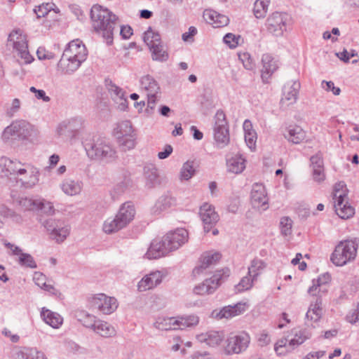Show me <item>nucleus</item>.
Masks as SVG:
<instances>
[{"label":"nucleus","mask_w":359,"mask_h":359,"mask_svg":"<svg viewBox=\"0 0 359 359\" xmlns=\"http://www.w3.org/2000/svg\"><path fill=\"white\" fill-rule=\"evenodd\" d=\"M292 221L288 217H284L280 219V227L281 233L285 236H289L292 233Z\"/></svg>","instance_id":"13d9d810"},{"label":"nucleus","mask_w":359,"mask_h":359,"mask_svg":"<svg viewBox=\"0 0 359 359\" xmlns=\"http://www.w3.org/2000/svg\"><path fill=\"white\" fill-rule=\"evenodd\" d=\"M330 275L325 273L319 276L316 280H313V285L308 290V292L313 297V299L306 313L307 320L316 323L323 316L322 296L327 292L326 284L330 281Z\"/></svg>","instance_id":"7ed1b4c3"},{"label":"nucleus","mask_w":359,"mask_h":359,"mask_svg":"<svg viewBox=\"0 0 359 359\" xmlns=\"http://www.w3.org/2000/svg\"><path fill=\"white\" fill-rule=\"evenodd\" d=\"M63 221L60 219L49 218L43 222V225L46 229L47 231L50 233L54 231V229H55L56 227H58V224H60Z\"/></svg>","instance_id":"69168bd1"},{"label":"nucleus","mask_w":359,"mask_h":359,"mask_svg":"<svg viewBox=\"0 0 359 359\" xmlns=\"http://www.w3.org/2000/svg\"><path fill=\"white\" fill-rule=\"evenodd\" d=\"M203 18L208 23L212 25L215 27L226 26L229 22L227 16L211 9H205L204 11Z\"/></svg>","instance_id":"a878e982"},{"label":"nucleus","mask_w":359,"mask_h":359,"mask_svg":"<svg viewBox=\"0 0 359 359\" xmlns=\"http://www.w3.org/2000/svg\"><path fill=\"white\" fill-rule=\"evenodd\" d=\"M53 4H43L34 9L38 18L45 17L53 9Z\"/></svg>","instance_id":"052dcab7"},{"label":"nucleus","mask_w":359,"mask_h":359,"mask_svg":"<svg viewBox=\"0 0 359 359\" xmlns=\"http://www.w3.org/2000/svg\"><path fill=\"white\" fill-rule=\"evenodd\" d=\"M143 40L149 48L162 43L160 34L150 27L144 33Z\"/></svg>","instance_id":"79ce46f5"},{"label":"nucleus","mask_w":359,"mask_h":359,"mask_svg":"<svg viewBox=\"0 0 359 359\" xmlns=\"http://www.w3.org/2000/svg\"><path fill=\"white\" fill-rule=\"evenodd\" d=\"M136 211L131 201L123 203L114 217L108 218L103 224V231L108 234L118 231L135 218Z\"/></svg>","instance_id":"423d86ee"},{"label":"nucleus","mask_w":359,"mask_h":359,"mask_svg":"<svg viewBox=\"0 0 359 359\" xmlns=\"http://www.w3.org/2000/svg\"><path fill=\"white\" fill-rule=\"evenodd\" d=\"M242 40L240 35H235L231 33L226 34L224 38V42L229 46L230 48H235L239 44V42Z\"/></svg>","instance_id":"bf43d9fd"},{"label":"nucleus","mask_w":359,"mask_h":359,"mask_svg":"<svg viewBox=\"0 0 359 359\" xmlns=\"http://www.w3.org/2000/svg\"><path fill=\"white\" fill-rule=\"evenodd\" d=\"M93 331L103 337H110L116 333L113 326L100 320H97Z\"/></svg>","instance_id":"a19ab883"},{"label":"nucleus","mask_w":359,"mask_h":359,"mask_svg":"<svg viewBox=\"0 0 359 359\" xmlns=\"http://www.w3.org/2000/svg\"><path fill=\"white\" fill-rule=\"evenodd\" d=\"M262 79L264 82H268L271 75L278 68L277 61L268 53L264 54L262 57Z\"/></svg>","instance_id":"4be33fe9"},{"label":"nucleus","mask_w":359,"mask_h":359,"mask_svg":"<svg viewBox=\"0 0 359 359\" xmlns=\"http://www.w3.org/2000/svg\"><path fill=\"white\" fill-rule=\"evenodd\" d=\"M82 127L81 118H73L60 123L57 128V133L60 137H75Z\"/></svg>","instance_id":"2eb2a0df"},{"label":"nucleus","mask_w":359,"mask_h":359,"mask_svg":"<svg viewBox=\"0 0 359 359\" xmlns=\"http://www.w3.org/2000/svg\"><path fill=\"white\" fill-rule=\"evenodd\" d=\"M300 89V83L297 81L288 82L283 87L282 102L287 101V104L296 102Z\"/></svg>","instance_id":"bb28decb"},{"label":"nucleus","mask_w":359,"mask_h":359,"mask_svg":"<svg viewBox=\"0 0 359 359\" xmlns=\"http://www.w3.org/2000/svg\"><path fill=\"white\" fill-rule=\"evenodd\" d=\"M88 52L85 45L79 39L69 42L64 50L57 63V67L64 74H70L75 72L86 60Z\"/></svg>","instance_id":"f03ea898"},{"label":"nucleus","mask_w":359,"mask_h":359,"mask_svg":"<svg viewBox=\"0 0 359 359\" xmlns=\"http://www.w3.org/2000/svg\"><path fill=\"white\" fill-rule=\"evenodd\" d=\"M245 141L248 145V147L251 149H254L255 148L256 142H257V133L256 132L248 133L244 135Z\"/></svg>","instance_id":"338daca9"},{"label":"nucleus","mask_w":359,"mask_h":359,"mask_svg":"<svg viewBox=\"0 0 359 359\" xmlns=\"http://www.w3.org/2000/svg\"><path fill=\"white\" fill-rule=\"evenodd\" d=\"M92 306L104 314H110L117 309L118 303L114 297L101 293L93 297Z\"/></svg>","instance_id":"ddd939ff"},{"label":"nucleus","mask_w":359,"mask_h":359,"mask_svg":"<svg viewBox=\"0 0 359 359\" xmlns=\"http://www.w3.org/2000/svg\"><path fill=\"white\" fill-rule=\"evenodd\" d=\"M238 57L246 69L251 70L253 69L255 65L248 53H241L238 55Z\"/></svg>","instance_id":"e2e57ef3"},{"label":"nucleus","mask_w":359,"mask_h":359,"mask_svg":"<svg viewBox=\"0 0 359 359\" xmlns=\"http://www.w3.org/2000/svg\"><path fill=\"white\" fill-rule=\"evenodd\" d=\"M165 240L168 242L169 248L172 251L178 249L188 241V231L183 228L177 229L164 236Z\"/></svg>","instance_id":"a211bd4d"},{"label":"nucleus","mask_w":359,"mask_h":359,"mask_svg":"<svg viewBox=\"0 0 359 359\" xmlns=\"http://www.w3.org/2000/svg\"><path fill=\"white\" fill-rule=\"evenodd\" d=\"M6 218H12L18 222L21 221V217L19 215L6 205H0V228L3 226L4 220Z\"/></svg>","instance_id":"09e8293b"},{"label":"nucleus","mask_w":359,"mask_h":359,"mask_svg":"<svg viewBox=\"0 0 359 359\" xmlns=\"http://www.w3.org/2000/svg\"><path fill=\"white\" fill-rule=\"evenodd\" d=\"M87 156L93 160L111 162L116 157V152L110 142L103 137H94L84 143Z\"/></svg>","instance_id":"39448f33"},{"label":"nucleus","mask_w":359,"mask_h":359,"mask_svg":"<svg viewBox=\"0 0 359 359\" xmlns=\"http://www.w3.org/2000/svg\"><path fill=\"white\" fill-rule=\"evenodd\" d=\"M79 320L86 327L94 330L97 322L95 316L90 315L85 311L81 312L79 316Z\"/></svg>","instance_id":"3c124183"},{"label":"nucleus","mask_w":359,"mask_h":359,"mask_svg":"<svg viewBox=\"0 0 359 359\" xmlns=\"http://www.w3.org/2000/svg\"><path fill=\"white\" fill-rule=\"evenodd\" d=\"M168 247V243L164 236L161 240H154L146 252L145 257L149 259H158L172 251Z\"/></svg>","instance_id":"dca6fc26"},{"label":"nucleus","mask_w":359,"mask_h":359,"mask_svg":"<svg viewBox=\"0 0 359 359\" xmlns=\"http://www.w3.org/2000/svg\"><path fill=\"white\" fill-rule=\"evenodd\" d=\"M144 175L145 184L149 189L161 185V180L158 175V169L153 164H148L144 167Z\"/></svg>","instance_id":"b1692460"},{"label":"nucleus","mask_w":359,"mask_h":359,"mask_svg":"<svg viewBox=\"0 0 359 359\" xmlns=\"http://www.w3.org/2000/svg\"><path fill=\"white\" fill-rule=\"evenodd\" d=\"M18 204L24 210H36L37 205L40 203L39 199L22 197L18 200Z\"/></svg>","instance_id":"603ef678"},{"label":"nucleus","mask_w":359,"mask_h":359,"mask_svg":"<svg viewBox=\"0 0 359 359\" xmlns=\"http://www.w3.org/2000/svg\"><path fill=\"white\" fill-rule=\"evenodd\" d=\"M82 182L72 179H65L60 187L62 191L69 196H75L79 194L82 189Z\"/></svg>","instance_id":"2f4dec72"},{"label":"nucleus","mask_w":359,"mask_h":359,"mask_svg":"<svg viewBox=\"0 0 359 359\" xmlns=\"http://www.w3.org/2000/svg\"><path fill=\"white\" fill-rule=\"evenodd\" d=\"M289 20L290 17L286 13L274 12L266 20V29L273 36H281L287 29Z\"/></svg>","instance_id":"f8f14e48"},{"label":"nucleus","mask_w":359,"mask_h":359,"mask_svg":"<svg viewBox=\"0 0 359 359\" xmlns=\"http://www.w3.org/2000/svg\"><path fill=\"white\" fill-rule=\"evenodd\" d=\"M178 325L177 318L175 317L160 316L154 323V326L161 330H179Z\"/></svg>","instance_id":"72a5a7b5"},{"label":"nucleus","mask_w":359,"mask_h":359,"mask_svg":"<svg viewBox=\"0 0 359 359\" xmlns=\"http://www.w3.org/2000/svg\"><path fill=\"white\" fill-rule=\"evenodd\" d=\"M195 174V169L194 168V161H187L185 162L180 172V180L181 181H188Z\"/></svg>","instance_id":"de8ad7c7"},{"label":"nucleus","mask_w":359,"mask_h":359,"mask_svg":"<svg viewBox=\"0 0 359 359\" xmlns=\"http://www.w3.org/2000/svg\"><path fill=\"white\" fill-rule=\"evenodd\" d=\"M92 27L97 33H101L107 45L113 43L114 29L118 18L108 8L95 4L90 9Z\"/></svg>","instance_id":"f257e3e1"},{"label":"nucleus","mask_w":359,"mask_h":359,"mask_svg":"<svg viewBox=\"0 0 359 359\" xmlns=\"http://www.w3.org/2000/svg\"><path fill=\"white\" fill-rule=\"evenodd\" d=\"M311 337V333L308 329L299 330L296 333L294 338L289 341L286 338H283L278 340L275 346L274 350L277 355H283L287 352L291 351L297 346L303 344L306 339Z\"/></svg>","instance_id":"9d476101"},{"label":"nucleus","mask_w":359,"mask_h":359,"mask_svg":"<svg viewBox=\"0 0 359 359\" xmlns=\"http://www.w3.org/2000/svg\"><path fill=\"white\" fill-rule=\"evenodd\" d=\"M154 60L165 62L168 59V53L164 49L163 44L155 45L149 48Z\"/></svg>","instance_id":"49530a36"},{"label":"nucleus","mask_w":359,"mask_h":359,"mask_svg":"<svg viewBox=\"0 0 359 359\" xmlns=\"http://www.w3.org/2000/svg\"><path fill=\"white\" fill-rule=\"evenodd\" d=\"M39 132L38 129L25 120L13 121L4 130L1 138L4 142L15 140L34 142L37 140Z\"/></svg>","instance_id":"20e7f679"},{"label":"nucleus","mask_w":359,"mask_h":359,"mask_svg":"<svg viewBox=\"0 0 359 359\" xmlns=\"http://www.w3.org/2000/svg\"><path fill=\"white\" fill-rule=\"evenodd\" d=\"M18 359H46L44 353L36 348L24 347L18 353Z\"/></svg>","instance_id":"ea45409f"},{"label":"nucleus","mask_w":359,"mask_h":359,"mask_svg":"<svg viewBox=\"0 0 359 359\" xmlns=\"http://www.w3.org/2000/svg\"><path fill=\"white\" fill-rule=\"evenodd\" d=\"M199 215L203 223L204 231L206 233L210 231L219 221V215L215 212V208L208 203H205L200 208Z\"/></svg>","instance_id":"4468645a"},{"label":"nucleus","mask_w":359,"mask_h":359,"mask_svg":"<svg viewBox=\"0 0 359 359\" xmlns=\"http://www.w3.org/2000/svg\"><path fill=\"white\" fill-rule=\"evenodd\" d=\"M70 228L63 221L62 223L58 224V227H56L54 231L49 233L50 238L55 240L57 243L63 242L69 233Z\"/></svg>","instance_id":"58836bf2"},{"label":"nucleus","mask_w":359,"mask_h":359,"mask_svg":"<svg viewBox=\"0 0 359 359\" xmlns=\"http://www.w3.org/2000/svg\"><path fill=\"white\" fill-rule=\"evenodd\" d=\"M270 0H256L254 4L253 13L257 18L266 16Z\"/></svg>","instance_id":"a18cd8bd"},{"label":"nucleus","mask_w":359,"mask_h":359,"mask_svg":"<svg viewBox=\"0 0 359 359\" xmlns=\"http://www.w3.org/2000/svg\"><path fill=\"white\" fill-rule=\"evenodd\" d=\"M107 88L113 100L118 98V97H120L123 96V95L126 94L125 91L121 88L116 86L111 81H109V83L107 84Z\"/></svg>","instance_id":"4d7b16f0"},{"label":"nucleus","mask_w":359,"mask_h":359,"mask_svg":"<svg viewBox=\"0 0 359 359\" xmlns=\"http://www.w3.org/2000/svg\"><path fill=\"white\" fill-rule=\"evenodd\" d=\"M196 338L198 341L205 343L209 346L215 347L222 341L224 334L222 332L210 330L197 335Z\"/></svg>","instance_id":"cd10ccee"},{"label":"nucleus","mask_w":359,"mask_h":359,"mask_svg":"<svg viewBox=\"0 0 359 359\" xmlns=\"http://www.w3.org/2000/svg\"><path fill=\"white\" fill-rule=\"evenodd\" d=\"M23 163L17 160H11L6 156L0 158V175L4 177L14 176L18 174V170L22 168Z\"/></svg>","instance_id":"6ab92c4d"},{"label":"nucleus","mask_w":359,"mask_h":359,"mask_svg":"<svg viewBox=\"0 0 359 359\" xmlns=\"http://www.w3.org/2000/svg\"><path fill=\"white\" fill-rule=\"evenodd\" d=\"M29 90L34 94V96L37 100H41L45 102H48L50 100V97L46 95V93L43 90L36 89L35 87L32 86L29 88Z\"/></svg>","instance_id":"0e129e2a"},{"label":"nucleus","mask_w":359,"mask_h":359,"mask_svg":"<svg viewBox=\"0 0 359 359\" xmlns=\"http://www.w3.org/2000/svg\"><path fill=\"white\" fill-rule=\"evenodd\" d=\"M114 133L117 139L122 137L132 135L133 130L131 122L130 121H123L119 123L114 129Z\"/></svg>","instance_id":"37998d69"},{"label":"nucleus","mask_w":359,"mask_h":359,"mask_svg":"<svg viewBox=\"0 0 359 359\" xmlns=\"http://www.w3.org/2000/svg\"><path fill=\"white\" fill-rule=\"evenodd\" d=\"M222 274L220 271L213 275L210 278L205 279L202 283L195 286L194 292L198 295H205L213 293L220 285Z\"/></svg>","instance_id":"f3484780"},{"label":"nucleus","mask_w":359,"mask_h":359,"mask_svg":"<svg viewBox=\"0 0 359 359\" xmlns=\"http://www.w3.org/2000/svg\"><path fill=\"white\" fill-rule=\"evenodd\" d=\"M255 279L248 274L242 278L238 285H236V289L238 292H241L250 290L252 287L253 282Z\"/></svg>","instance_id":"5fc2aeb1"},{"label":"nucleus","mask_w":359,"mask_h":359,"mask_svg":"<svg viewBox=\"0 0 359 359\" xmlns=\"http://www.w3.org/2000/svg\"><path fill=\"white\" fill-rule=\"evenodd\" d=\"M9 40L13 41V48L18 53L28 48L26 36L22 35L20 29L11 33Z\"/></svg>","instance_id":"4c0bfd02"},{"label":"nucleus","mask_w":359,"mask_h":359,"mask_svg":"<svg viewBox=\"0 0 359 359\" xmlns=\"http://www.w3.org/2000/svg\"><path fill=\"white\" fill-rule=\"evenodd\" d=\"M285 139L293 144H300L306 137V132L299 126H290L284 134Z\"/></svg>","instance_id":"c85d7f7f"},{"label":"nucleus","mask_w":359,"mask_h":359,"mask_svg":"<svg viewBox=\"0 0 359 359\" xmlns=\"http://www.w3.org/2000/svg\"><path fill=\"white\" fill-rule=\"evenodd\" d=\"M179 330L196 326L199 323V318L196 315H189L177 317Z\"/></svg>","instance_id":"c03bdc74"},{"label":"nucleus","mask_w":359,"mask_h":359,"mask_svg":"<svg viewBox=\"0 0 359 359\" xmlns=\"http://www.w3.org/2000/svg\"><path fill=\"white\" fill-rule=\"evenodd\" d=\"M163 274L161 271H156L144 276L138 283L137 287L140 292L151 290L162 282Z\"/></svg>","instance_id":"412c9836"},{"label":"nucleus","mask_w":359,"mask_h":359,"mask_svg":"<svg viewBox=\"0 0 359 359\" xmlns=\"http://www.w3.org/2000/svg\"><path fill=\"white\" fill-rule=\"evenodd\" d=\"M6 246L12 250L13 255H18L19 257L18 263L20 265L29 267L30 269H36L37 267V264L34 261V257L30 254L22 252V250L19 247L10 243L6 244Z\"/></svg>","instance_id":"393cba45"},{"label":"nucleus","mask_w":359,"mask_h":359,"mask_svg":"<svg viewBox=\"0 0 359 359\" xmlns=\"http://www.w3.org/2000/svg\"><path fill=\"white\" fill-rule=\"evenodd\" d=\"M175 203V199L170 194H166L160 196L154 207L152 208V212L155 215H158L161 212L167 210Z\"/></svg>","instance_id":"c9c22d12"},{"label":"nucleus","mask_w":359,"mask_h":359,"mask_svg":"<svg viewBox=\"0 0 359 359\" xmlns=\"http://www.w3.org/2000/svg\"><path fill=\"white\" fill-rule=\"evenodd\" d=\"M41 316L46 324L55 329L59 328L63 322V318L60 314L46 308L42 309Z\"/></svg>","instance_id":"473e14b6"},{"label":"nucleus","mask_w":359,"mask_h":359,"mask_svg":"<svg viewBox=\"0 0 359 359\" xmlns=\"http://www.w3.org/2000/svg\"><path fill=\"white\" fill-rule=\"evenodd\" d=\"M245 159L241 155H236L227 158V171L233 174H240L245 168Z\"/></svg>","instance_id":"7c9ffc66"},{"label":"nucleus","mask_w":359,"mask_h":359,"mask_svg":"<svg viewBox=\"0 0 359 359\" xmlns=\"http://www.w3.org/2000/svg\"><path fill=\"white\" fill-rule=\"evenodd\" d=\"M221 258V255L219 252H206L203 254L201 260V265L194 268L193 273L194 275L203 273V270L206 269L210 266L216 264Z\"/></svg>","instance_id":"c756f323"},{"label":"nucleus","mask_w":359,"mask_h":359,"mask_svg":"<svg viewBox=\"0 0 359 359\" xmlns=\"http://www.w3.org/2000/svg\"><path fill=\"white\" fill-rule=\"evenodd\" d=\"M214 140L219 149H223L228 145L230 141L229 128H214Z\"/></svg>","instance_id":"e433bc0d"},{"label":"nucleus","mask_w":359,"mask_h":359,"mask_svg":"<svg viewBox=\"0 0 359 359\" xmlns=\"http://www.w3.org/2000/svg\"><path fill=\"white\" fill-rule=\"evenodd\" d=\"M214 128H229V124L226 118V115L222 110H217L215 115Z\"/></svg>","instance_id":"6e6d98bb"},{"label":"nucleus","mask_w":359,"mask_h":359,"mask_svg":"<svg viewBox=\"0 0 359 359\" xmlns=\"http://www.w3.org/2000/svg\"><path fill=\"white\" fill-rule=\"evenodd\" d=\"M348 190L343 182L334 185L333 198L335 199L334 208L337 215L341 219H348L355 213V209L347 201Z\"/></svg>","instance_id":"0eeeda50"},{"label":"nucleus","mask_w":359,"mask_h":359,"mask_svg":"<svg viewBox=\"0 0 359 359\" xmlns=\"http://www.w3.org/2000/svg\"><path fill=\"white\" fill-rule=\"evenodd\" d=\"M39 205H37L36 210H41L44 213L53 215L55 212V208L51 202L46 201L43 199H39Z\"/></svg>","instance_id":"680f3d73"},{"label":"nucleus","mask_w":359,"mask_h":359,"mask_svg":"<svg viewBox=\"0 0 359 359\" xmlns=\"http://www.w3.org/2000/svg\"><path fill=\"white\" fill-rule=\"evenodd\" d=\"M250 342V335L245 332L231 334L225 341L224 352L227 355L241 353L248 348Z\"/></svg>","instance_id":"1a4fd4ad"},{"label":"nucleus","mask_w":359,"mask_h":359,"mask_svg":"<svg viewBox=\"0 0 359 359\" xmlns=\"http://www.w3.org/2000/svg\"><path fill=\"white\" fill-rule=\"evenodd\" d=\"M39 170L29 164H24L18 170L15 180L25 189L34 188L39 182Z\"/></svg>","instance_id":"9b49d317"},{"label":"nucleus","mask_w":359,"mask_h":359,"mask_svg":"<svg viewBox=\"0 0 359 359\" xmlns=\"http://www.w3.org/2000/svg\"><path fill=\"white\" fill-rule=\"evenodd\" d=\"M265 267L266 264L262 260L255 259L251 262L250 266L248 267V275L256 280L257 277Z\"/></svg>","instance_id":"8fccbe9b"},{"label":"nucleus","mask_w":359,"mask_h":359,"mask_svg":"<svg viewBox=\"0 0 359 359\" xmlns=\"http://www.w3.org/2000/svg\"><path fill=\"white\" fill-rule=\"evenodd\" d=\"M252 204L257 208L267 204L268 198L266 189L262 184H255L251 191Z\"/></svg>","instance_id":"5701e85b"},{"label":"nucleus","mask_w":359,"mask_h":359,"mask_svg":"<svg viewBox=\"0 0 359 359\" xmlns=\"http://www.w3.org/2000/svg\"><path fill=\"white\" fill-rule=\"evenodd\" d=\"M245 304L238 303L233 306L229 305L224 306L220 311L214 310L212 312V317L216 319L229 318L241 314L245 311Z\"/></svg>","instance_id":"aec40b11"},{"label":"nucleus","mask_w":359,"mask_h":359,"mask_svg":"<svg viewBox=\"0 0 359 359\" xmlns=\"http://www.w3.org/2000/svg\"><path fill=\"white\" fill-rule=\"evenodd\" d=\"M346 318L348 322L352 324L355 323L359 320V304L356 309H352L348 312Z\"/></svg>","instance_id":"774afa93"},{"label":"nucleus","mask_w":359,"mask_h":359,"mask_svg":"<svg viewBox=\"0 0 359 359\" xmlns=\"http://www.w3.org/2000/svg\"><path fill=\"white\" fill-rule=\"evenodd\" d=\"M140 83L142 88L147 92V95H157L160 93V86L151 76H142Z\"/></svg>","instance_id":"f704fd0d"},{"label":"nucleus","mask_w":359,"mask_h":359,"mask_svg":"<svg viewBox=\"0 0 359 359\" xmlns=\"http://www.w3.org/2000/svg\"><path fill=\"white\" fill-rule=\"evenodd\" d=\"M120 147L124 151L132 149L135 146V138L134 135L118 138Z\"/></svg>","instance_id":"864d4df0"},{"label":"nucleus","mask_w":359,"mask_h":359,"mask_svg":"<svg viewBox=\"0 0 359 359\" xmlns=\"http://www.w3.org/2000/svg\"><path fill=\"white\" fill-rule=\"evenodd\" d=\"M358 245L353 241H343L335 247L330 259L337 266H342L355 259Z\"/></svg>","instance_id":"6e6552de"}]
</instances>
